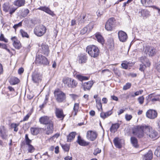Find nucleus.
I'll return each mask as SVG.
<instances>
[{"label":"nucleus","instance_id":"f257e3e1","mask_svg":"<svg viewBox=\"0 0 160 160\" xmlns=\"http://www.w3.org/2000/svg\"><path fill=\"white\" fill-rule=\"evenodd\" d=\"M147 126H138L135 127L132 130V133L139 138L143 137L146 132Z\"/></svg>","mask_w":160,"mask_h":160},{"label":"nucleus","instance_id":"f03ea898","mask_svg":"<svg viewBox=\"0 0 160 160\" xmlns=\"http://www.w3.org/2000/svg\"><path fill=\"white\" fill-rule=\"evenodd\" d=\"M86 52L91 57L96 58L98 57L100 53L98 48L95 45H90L86 48Z\"/></svg>","mask_w":160,"mask_h":160},{"label":"nucleus","instance_id":"7ed1b4c3","mask_svg":"<svg viewBox=\"0 0 160 160\" xmlns=\"http://www.w3.org/2000/svg\"><path fill=\"white\" fill-rule=\"evenodd\" d=\"M62 82L68 88H74L78 85V82L75 80L69 78H65L62 79Z\"/></svg>","mask_w":160,"mask_h":160},{"label":"nucleus","instance_id":"20e7f679","mask_svg":"<svg viewBox=\"0 0 160 160\" xmlns=\"http://www.w3.org/2000/svg\"><path fill=\"white\" fill-rule=\"evenodd\" d=\"M54 96L57 101L58 102H63L66 99L65 94L62 91L55 90L54 92Z\"/></svg>","mask_w":160,"mask_h":160},{"label":"nucleus","instance_id":"39448f33","mask_svg":"<svg viewBox=\"0 0 160 160\" xmlns=\"http://www.w3.org/2000/svg\"><path fill=\"white\" fill-rule=\"evenodd\" d=\"M146 134L150 138L154 139L158 137V132L149 126H147Z\"/></svg>","mask_w":160,"mask_h":160},{"label":"nucleus","instance_id":"423d86ee","mask_svg":"<svg viewBox=\"0 0 160 160\" xmlns=\"http://www.w3.org/2000/svg\"><path fill=\"white\" fill-rule=\"evenodd\" d=\"M46 28L44 26L41 25L36 27L34 29V34L38 37L43 36L46 32Z\"/></svg>","mask_w":160,"mask_h":160},{"label":"nucleus","instance_id":"0eeeda50","mask_svg":"<svg viewBox=\"0 0 160 160\" xmlns=\"http://www.w3.org/2000/svg\"><path fill=\"white\" fill-rule=\"evenodd\" d=\"M35 63L38 64L47 65L49 64L47 59L42 55L37 54L36 57Z\"/></svg>","mask_w":160,"mask_h":160},{"label":"nucleus","instance_id":"6e6552de","mask_svg":"<svg viewBox=\"0 0 160 160\" xmlns=\"http://www.w3.org/2000/svg\"><path fill=\"white\" fill-rule=\"evenodd\" d=\"M42 78V75L37 72H34L32 73V80L33 83L37 85L41 82Z\"/></svg>","mask_w":160,"mask_h":160},{"label":"nucleus","instance_id":"1a4fd4ad","mask_svg":"<svg viewBox=\"0 0 160 160\" xmlns=\"http://www.w3.org/2000/svg\"><path fill=\"white\" fill-rule=\"evenodd\" d=\"M89 15L86 13H82L77 20L78 24H82L89 20Z\"/></svg>","mask_w":160,"mask_h":160},{"label":"nucleus","instance_id":"9d476101","mask_svg":"<svg viewBox=\"0 0 160 160\" xmlns=\"http://www.w3.org/2000/svg\"><path fill=\"white\" fill-rule=\"evenodd\" d=\"M115 19L114 18H111L109 19L107 22L105 26L106 29L108 31H112L114 27V22Z\"/></svg>","mask_w":160,"mask_h":160},{"label":"nucleus","instance_id":"9b49d317","mask_svg":"<svg viewBox=\"0 0 160 160\" xmlns=\"http://www.w3.org/2000/svg\"><path fill=\"white\" fill-rule=\"evenodd\" d=\"M144 52L149 56H152L156 54V50L153 47L148 46L145 47Z\"/></svg>","mask_w":160,"mask_h":160},{"label":"nucleus","instance_id":"f8f14e48","mask_svg":"<svg viewBox=\"0 0 160 160\" xmlns=\"http://www.w3.org/2000/svg\"><path fill=\"white\" fill-rule=\"evenodd\" d=\"M157 112L154 110L149 109L146 113V117L150 119H154L156 118L157 116Z\"/></svg>","mask_w":160,"mask_h":160},{"label":"nucleus","instance_id":"ddd939ff","mask_svg":"<svg viewBox=\"0 0 160 160\" xmlns=\"http://www.w3.org/2000/svg\"><path fill=\"white\" fill-rule=\"evenodd\" d=\"M118 35L119 40L122 42H126L128 38L126 33L122 31H120L118 32Z\"/></svg>","mask_w":160,"mask_h":160},{"label":"nucleus","instance_id":"4468645a","mask_svg":"<svg viewBox=\"0 0 160 160\" xmlns=\"http://www.w3.org/2000/svg\"><path fill=\"white\" fill-rule=\"evenodd\" d=\"M13 47L16 49H19L21 48L20 42L17 39L16 37H13L11 38Z\"/></svg>","mask_w":160,"mask_h":160},{"label":"nucleus","instance_id":"2eb2a0df","mask_svg":"<svg viewBox=\"0 0 160 160\" xmlns=\"http://www.w3.org/2000/svg\"><path fill=\"white\" fill-rule=\"evenodd\" d=\"M0 136L3 139H6L8 137V134L6 128L3 126L0 127Z\"/></svg>","mask_w":160,"mask_h":160},{"label":"nucleus","instance_id":"dca6fc26","mask_svg":"<svg viewBox=\"0 0 160 160\" xmlns=\"http://www.w3.org/2000/svg\"><path fill=\"white\" fill-rule=\"evenodd\" d=\"M37 9L43 11L52 17L55 15V14L48 7L46 6L40 7L37 8Z\"/></svg>","mask_w":160,"mask_h":160},{"label":"nucleus","instance_id":"f3484780","mask_svg":"<svg viewBox=\"0 0 160 160\" xmlns=\"http://www.w3.org/2000/svg\"><path fill=\"white\" fill-rule=\"evenodd\" d=\"M39 121L41 123L44 124H49L50 123H52L49 119V117L47 116L41 117L39 119Z\"/></svg>","mask_w":160,"mask_h":160},{"label":"nucleus","instance_id":"a211bd4d","mask_svg":"<svg viewBox=\"0 0 160 160\" xmlns=\"http://www.w3.org/2000/svg\"><path fill=\"white\" fill-rule=\"evenodd\" d=\"M55 113L57 117L61 119V120H63L65 115L63 113L62 110L61 109L58 108H56L55 110Z\"/></svg>","mask_w":160,"mask_h":160},{"label":"nucleus","instance_id":"6ab92c4d","mask_svg":"<svg viewBox=\"0 0 160 160\" xmlns=\"http://www.w3.org/2000/svg\"><path fill=\"white\" fill-rule=\"evenodd\" d=\"M87 137L91 141L94 140L97 137V134L95 132L92 131H88L87 132Z\"/></svg>","mask_w":160,"mask_h":160},{"label":"nucleus","instance_id":"aec40b11","mask_svg":"<svg viewBox=\"0 0 160 160\" xmlns=\"http://www.w3.org/2000/svg\"><path fill=\"white\" fill-rule=\"evenodd\" d=\"M87 59L88 57L86 55L81 54L78 57V62L80 64H83L86 62Z\"/></svg>","mask_w":160,"mask_h":160},{"label":"nucleus","instance_id":"412c9836","mask_svg":"<svg viewBox=\"0 0 160 160\" xmlns=\"http://www.w3.org/2000/svg\"><path fill=\"white\" fill-rule=\"evenodd\" d=\"M40 49L41 51L42 52L44 53L46 55H48L49 53V50L48 45L44 44H42L41 46V48Z\"/></svg>","mask_w":160,"mask_h":160},{"label":"nucleus","instance_id":"4be33fe9","mask_svg":"<svg viewBox=\"0 0 160 160\" xmlns=\"http://www.w3.org/2000/svg\"><path fill=\"white\" fill-rule=\"evenodd\" d=\"M53 123H50V124L47 126V128L45 130V133L48 135L52 133L53 131Z\"/></svg>","mask_w":160,"mask_h":160},{"label":"nucleus","instance_id":"5701e85b","mask_svg":"<svg viewBox=\"0 0 160 160\" xmlns=\"http://www.w3.org/2000/svg\"><path fill=\"white\" fill-rule=\"evenodd\" d=\"M93 83L94 82L92 81H89L87 82L84 83L82 85V86L83 87L84 90H89L91 88Z\"/></svg>","mask_w":160,"mask_h":160},{"label":"nucleus","instance_id":"b1692460","mask_svg":"<svg viewBox=\"0 0 160 160\" xmlns=\"http://www.w3.org/2000/svg\"><path fill=\"white\" fill-rule=\"evenodd\" d=\"M120 125V124L119 123L112 124L110 128V131L112 133H115L117 131Z\"/></svg>","mask_w":160,"mask_h":160},{"label":"nucleus","instance_id":"393cba45","mask_svg":"<svg viewBox=\"0 0 160 160\" xmlns=\"http://www.w3.org/2000/svg\"><path fill=\"white\" fill-rule=\"evenodd\" d=\"M152 158V152L151 150H149L147 153L144 155L143 159L144 160H151Z\"/></svg>","mask_w":160,"mask_h":160},{"label":"nucleus","instance_id":"a878e982","mask_svg":"<svg viewBox=\"0 0 160 160\" xmlns=\"http://www.w3.org/2000/svg\"><path fill=\"white\" fill-rule=\"evenodd\" d=\"M25 3V0H16L14 2V4L18 7L23 6Z\"/></svg>","mask_w":160,"mask_h":160},{"label":"nucleus","instance_id":"bb28decb","mask_svg":"<svg viewBox=\"0 0 160 160\" xmlns=\"http://www.w3.org/2000/svg\"><path fill=\"white\" fill-rule=\"evenodd\" d=\"M140 60L143 64H146L148 67H149L150 65V63L149 60L146 57H141L140 58Z\"/></svg>","mask_w":160,"mask_h":160},{"label":"nucleus","instance_id":"cd10ccee","mask_svg":"<svg viewBox=\"0 0 160 160\" xmlns=\"http://www.w3.org/2000/svg\"><path fill=\"white\" fill-rule=\"evenodd\" d=\"M112 110H110L106 112H102L100 113V117L104 119L110 116L112 113Z\"/></svg>","mask_w":160,"mask_h":160},{"label":"nucleus","instance_id":"c85d7f7f","mask_svg":"<svg viewBox=\"0 0 160 160\" xmlns=\"http://www.w3.org/2000/svg\"><path fill=\"white\" fill-rule=\"evenodd\" d=\"M76 135V133L75 132H72L70 133L69 135L67 136V141L68 142H71L74 138Z\"/></svg>","mask_w":160,"mask_h":160},{"label":"nucleus","instance_id":"c756f323","mask_svg":"<svg viewBox=\"0 0 160 160\" xmlns=\"http://www.w3.org/2000/svg\"><path fill=\"white\" fill-rule=\"evenodd\" d=\"M95 37L98 42L102 44H103L104 41V39L99 33H96L95 34Z\"/></svg>","mask_w":160,"mask_h":160},{"label":"nucleus","instance_id":"7c9ffc66","mask_svg":"<svg viewBox=\"0 0 160 160\" xmlns=\"http://www.w3.org/2000/svg\"><path fill=\"white\" fill-rule=\"evenodd\" d=\"M75 78L78 79L79 81L82 82L83 81L88 80L89 77L83 76L81 74H77L75 76Z\"/></svg>","mask_w":160,"mask_h":160},{"label":"nucleus","instance_id":"2f4dec72","mask_svg":"<svg viewBox=\"0 0 160 160\" xmlns=\"http://www.w3.org/2000/svg\"><path fill=\"white\" fill-rule=\"evenodd\" d=\"M40 131V129L38 128H30L31 133L33 135H36L38 134Z\"/></svg>","mask_w":160,"mask_h":160},{"label":"nucleus","instance_id":"473e14b6","mask_svg":"<svg viewBox=\"0 0 160 160\" xmlns=\"http://www.w3.org/2000/svg\"><path fill=\"white\" fill-rule=\"evenodd\" d=\"M77 142L81 146H86L88 145V143L84 140L82 139L81 137L79 136H78V137Z\"/></svg>","mask_w":160,"mask_h":160},{"label":"nucleus","instance_id":"72a5a7b5","mask_svg":"<svg viewBox=\"0 0 160 160\" xmlns=\"http://www.w3.org/2000/svg\"><path fill=\"white\" fill-rule=\"evenodd\" d=\"M131 141L133 146L136 148H137L138 147V140L137 139L134 137H131Z\"/></svg>","mask_w":160,"mask_h":160},{"label":"nucleus","instance_id":"f704fd0d","mask_svg":"<svg viewBox=\"0 0 160 160\" xmlns=\"http://www.w3.org/2000/svg\"><path fill=\"white\" fill-rule=\"evenodd\" d=\"M79 108V104L78 103H75L74 104L72 112V114H73L74 116H76L77 114V112H78Z\"/></svg>","mask_w":160,"mask_h":160},{"label":"nucleus","instance_id":"c9c22d12","mask_svg":"<svg viewBox=\"0 0 160 160\" xmlns=\"http://www.w3.org/2000/svg\"><path fill=\"white\" fill-rule=\"evenodd\" d=\"M142 16L143 18H147L150 16V12L147 10H142L141 11Z\"/></svg>","mask_w":160,"mask_h":160},{"label":"nucleus","instance_id":"e433bc0d","mask_svg":"<svg viewBox=\"0 0 160 160\" xmlns=\"http://www.w3.org/2000/svg\"><path fill=\"white\" fill-rule=\"evenodd\" d=\"M113 142L117 148H121L122 145L120 142L118 141V138H116L114 139Z\"/></svg>","mask_w":160,"mask_h":160},{"label":"nucleus","instance_id":"4c0bfd02","mask_svg":"<svg viewBox=\"0 0 160 160\" xmlns=\"http://www.w3.org/2000/svg\"><path fill=\"white\" fill-rule=\"evenodd\" d=\"M96 102L97 107L98 109L99 110L101 109L102 110V105L101 102H100V98H98L96 99Z\"/></svg>","mask_w":160,"mask_h":160},{"label":"nucleus","instance_id":"58836bf2","mask_svg":"<svg viewBox=\"0 0 160 160\" xmlns=\"http://www.w3.org/2000/svg\"><path fill=\"white\" fill-rule=\"evenodd\" d=\"M152 94H150L146 98V99L147 100V103L151 100L152 102H154L155 101H157L159 100V98H153L152 99Z\"/></svg>","mask_w":160,"mask_h":160},{"label":"nucleus","instance_id":"ea45409f","mask_svg":"<svg viewBox=\"0 0 160 160\" xmlns=\"http://www.w3.org/2000/svg\"><path fill=\"white\" fill-rule=\"evenodd\" d=\"M19 82V79L17 78L13 77L10 79V82L12 85H15Z\"/></svg>","mask_w":160,"mask_h":160},{"label":"nucleus","instance_id":"a19ab883","mask_svg":"<svg viewBox=\"0 0 160 160\" xmlns=\"http://www.w3.org/2000/svg\"><path fill=\"white\" fill-rule=\"evenodd\" d=\"M61 146L62 149L64 151L68 152L70 149V145L68 144H61Z\"/></svg>","mask_w":160,"mask_h":160},{"label":"nucleus","instance_id":"79ce46f5","mask_svg":"<svg viewBox=\"0 0 160 160\" xmlns=\"http://www.w3.org/2000/svg\"><path fill=\"white\" fill-rule=\"evenodd\" d=\"M141 2L142 4L145 7H149V6L151 3L150 0H141Z\"/></svg>","mask_w":160,"mask_h":160},{"label":"nucleus","instance_id":"37998d69","mask_svg":"<svg viewBox=\"0 0 160 160\" xmlns=\"http://www.w3.org/2000/svg\"><path fill=\"white\" fill-rule=\"evenodd\" d=\"M130 63L129 62L124 61L121 64L122 68L123 69H127L128 68V66Z\"/></svg>","mask_w":160,"mask_h":160},{"label":"nucleus","instance_id":"c03bdc74","mask_svg":"<svg viewBox=\"0 0 160 160\" xmlns=\"http://www.w3.org/2000/svg\"><path fill=\"white\" fill-rule=\"evenodd\" d=\"M20 32L21 35L23 37H25L27 38H29V36L27 32L22 29H21L20 31Z\"/></svg>","mask_w":160,"mask_h":160},{"label":"nucleus","instance_id":"a18cd8bd","mask_svg":"<svg viewBox=\"0 0 160 160\" xmlns=\"http://www.w3.org/2000/svg\"><path fill=\"white\" fill-rule=\"evenodd\" d=\"M19 125V124H17L16 123H12L11 124V128L14 129V131L17 132L18 130V127Z\"/></svg>","mask_w":160,"mask_h":160},{"label":"nucleus","instance_id":"49530a36","mask_svg":"<svg viewBox=\"0 0 160 160\" xmlns=\"http://www.w3.org/2000/svg\"><path fill=\"white\" fill-rule=\"evenodd\" d=\"M42 158L43 159V160H50L49 156L48 155L47 152H46L42 155Z\"/></svg>","mask_w":160,"mask_h":160},{"label":"nucleus","instance_id":"de8ad7c7","mask_svg":"<svg viewBox=\"0 0 160 160\" xmlns=\"http://www.w3.org/2000/svg\"><path fill=\"white\" fill-rule=\"evenodd\" d=\"M154 154L157 157H160V146L157 148L154 152Z\"/></svg>","mask_w":160,"mask_h":160},{"label":"nucleus","instance_id":"09e8293b","mask_svg":"<svg viewBox=\"0 0 160 160\" xmlns=\"http://www.w3.org/2000/svg\"><path fill=\"white\" fill-rule=\"evenodd\" d=\"M131 86V84L130 83L128 82L124 85L123 88L124 90H126L129 89Z\"/></svg>","mask_w":160,"mask_h":160},{"label":"nucleus","instance_id":"8fccbe9b","mask_svg":"<svg viewBox=\"0 0 160 160\" xmlns=\"http://www.w3.org/2000/svg\"><path fill=\"white\" fill-rule=\"evenodd\" d=\"M113 71L116 75L118 76H120L121 75V72L118 69V68H113Z\"/></svg>","mask_w":160,"mask_h":160},{"label":"nucleus","instance_id":"3c124183","mask_svg":"<svg viewBox=\"0 0 160 160\" xmlns=\"http://www.w3.org/2000/svg\"><path fill=\"white\" fill-rule=\"evenodd\" d=\"M27 145L28 146V152L30 153L33 152L34 150V148L33 147L31 144H30Z\"/></svg>","mask_w":160,"mask_h":160},{"label":"nucleus","instance_id":"603ef678","mask_svg":"<svg viewBox=\"0 0 160 160\" xmlns=\"http://www.w3.org/2000/svg\"><path fill=\"white\" fill-rule=\"evenodd\" d=\"M144 100V98L143 96L139 97L138 98V100L139 103L140 104H142L143 103Z\"/></svg>","mask_w":160,"mask_h":160},{"label":"nucleus","instance_id":"864d4df0","mask_svg":"<svg viewBox=\"0 0 160 160\" xmlns=\"http://www.w3.org/2000/svg\"><path fill=\"white\" fill-rule=\"evenodd\" d=\"M25 139L26 140V144L27 145L29 144L32 142L31 140H30L28 138V134H26L25 136Z\"/></svg>","mask_w":160,"mask_h":160},{"label":"nucleus","instance_id":"5fc2aeb1","mask_svg":"<svg viewBox=\"0 0 160 160\" xmlns=\"http://www.w3.org/2000/svg\"><path fill=\"white\" fill-rule=\"evenodd\" d=\"M22 21L19 22V23L17 24L14 25L13 26V28L16 30L18 28L21 27L22 26Z\"/></svg>","mask_w":160,"mask_h":160},{"label":"nucleus","instance_id":"6e6d98bb","mask_svg":"<svg viewBox=\"0 0 160 160\" xmlns=\"http://www.w3.org/2000/svg\"><path fill=\"white\" fill-rule=\"evenodd\" d=\"M0 41H4L6 42H8V40L5 38L4 35L3 34L1 33L0 36Z\"/></svg>","mask_w":160,"mask_h":160},{"label":"nucleus","instance_id":"4d7b16f0","mask_svg":"<svg viewBox=\"0 0 160 160\" xmlns=\"http://www.w3.org/2000/svg\"><path fill=\"white\" fill-rule=\"evenodd\" d=\"M101 152V150L98 148H96L94 151L93 154L95 155H97L99 153Z\"/></svg>","mask_w":160,"mask_h":160},{"label":"nucleus","instance_id":"13d9d810","mask_svg":"<svg viewBox=\"0 0 160 160\" xmlns=\"http://www.w3.org/2000/svg\"><path fill=\"white\" fill-rule=\"evenodd\" d=\"M47 102V99L46 98L45 99L44 101L43 102V103H42L41 105H40L39 108L41 109H42L46 105Z\"/></svg>","mask_w":160,"mask_h":160},{"label":"nucleus","instance_id":"bf43d9fd","mask_svg":"<svg viewBox=\"0 0 160 160\" xmlns=\"http://www.w3.org/2000/svg\"><path fill=\"white\" fill-rule=\"evenodd\" d=\"M125 118L127 121H129L132 119V116L131 115L126 114Z\"/></svg>","mask_w":160,"mask_h":160},{"label":"nucleus","instance_id":"052dcab7","mask_svg":"<svg viewBox=\"0 0 160 160\" xmlns=\"http://www.w3.org/2000/svg\"><path fill=\"white\" fill-rule=\"evenodd\" d=\"M3 10L5 12H8L9 9V7L8 6L4 4L3 5Z\"/></svg>","mask_w":160,"mask_h":160},{"label":"nucleus","instance_id":"680f3d73","mask_svg":"<svg viewBox=\"0 0 160 160\" xmlns=\"http://www.w3.org/2000/svg\"><path fill=\"white\" fill-rule=\"evenodd\" d=\"M146 66H147L146 64H143V65L141 64L140 65V67L139 68L140 70L141 71H143Z\"/></svg>","mask_w":160,"mask_h":160},{"label":"nucleus","instance_id":"e2e57ef3","mask_svg":"<svg viewBox=\"0 0 160 160\" xmlns=\"http://www.w3.org/2000/svg\"><path fill=\"white\" fill-rule=\"evenodd\" d=\"M88 30L87 28L86 27L84 28L81 31V33L82 34H85Z\"/></svg>","mask_w":160,"mask_h":160},{"label":"nucleus","instance_id":"0e129e2a","mask_svg":"<svg viewBox=\"0 0 160 160\" xmlns=\"http://www.w3.org/2000/svg\"><path fill=\"white\" fill-rule=\"evenodd\" d=\"M29 11L28 9H25L23 12V17L26 16L29 13Z\"/></svg>","mask_w":160,"mask_h":160},{"label":"nucleus","instance_id":"69168bd1","mask_svg":"<svg viewBox=\"0 0 160 160\" xmlns=\"http://www.w3.org/2000/svg\"><path fill=\"white\" fill-rule=\"evenodd\" d=\"M143 91L142 90H140L139 91H137L134 93L135 95L138 96L139 95L141 94L143 92Z\"/></svg>","mask_w":160,"mask_h":160},{"label":"nucleus","instance_id":"338daca9","mask_svg":"<svg viewBox=\"0 0 160 160\" xmlns=\"http://www.w3.org/2000/svg\"><path fill=\"white\" fill-rule=\"evenodd\" d=\"M157 69L158 71L160 72V60L157 66Z\"/></svg>","mask_w":160,"mask_h":160},{"label":"nucleus","instance_id":"774afa93","mask_svg":"<svg viewBox=\"0 0 160 160\" xmlns=\"http://www.w3.org/2000/svg\"><path fill=\"white\" fill-rule=\"evenodd\" d=\"M64 160H72V157L69 156H66L64 158Z\"/></svg>","mask_w":160,"mask_h":160}]
</instances>
